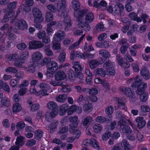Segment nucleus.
Instances as JSON below:
<instances>
[{
    "instance_id": "63",
    "label": "nucleus",
    "mask_w": 150,
    "mask_h": 150,
    "mask_svg": "<svg viewBox=\"0 0 150 150\" xmlns=\"http://www.w3.org/2000/svg\"><path fill=\"white\" fill-rule=\"evenodd\" d=\"M40 105L38 104H34L30 107V110L32 112L36 111L40 108Z\"/></svg>"
},
{
    "instance_id": "54",
    "label": "nucleus",
    "mask_w": 150,
    "mask_h": 150,
    "mask_svg": "<svg viewBox=\"0 0 150 150\" xmlns=\"http://www.w3.org/2000/svg\"><path fill=\"white\" fill-rule=\"evenodd\" d=\"M111 134V133L110 132H107L102 135V138L103 140H107L110 137Z\"/></svg>"
},
{
    "instance_id": "45",
    "label": "nucleus",
    "mask_w": 150,
    "mask_h": 150,
    "mask_svg": "<svg viewBox=\"0 0 150 150\" xmlns=\"http://www.w3.org/2000/svg\"><path fill=\"white\" fill-rule=\"evenodd\" d=\"M73 8L75 11L79 9L80 8V4L77 0H73L72 2Z\"/></svg>"
},
{
    "instance_id": "52",
    "label": "nucleus",
    "mask_w": 150,
    "mask_h": 150,
    "mask_svg": "<svg viewBox=\"0 0 150 150\" xmlns=\"http://www.w3.org/2000/svg\"><path fill=\"white\" fill-rule=\"evenodd\" d=\"M17 2L16 1H13L11 2L7 5V8L10 10H12L16 8V6Z\"/></svg>"
},
{
    "instance_id": "20",
    "label": "nucleus",
    "mask_w": 150,
    "mask_h": 150,
    "mask_svg": "<svg viewBox=\"0 0 150 150\" xmlns=\"http://www.w3.org/2000/svg\"><path fill=\"white\" fill-rule=\"evenodd\" d=\"M66 2L65 0H58L57 4V8L59 12H62L65 8Z\"/></svg>"
},
{
    "instance_id": "47",
    "label": "nucleus",
    "mask_w": 150,
    "mask_h": 150,
    "mask_svg": "<svg viewBox=\"0 0 150 150\" xmlns=\"http://www.w3.org/2000/svg\"><path fill=\"white\" fill-rule=\"evenodd\" d=\"M47 108L50 109L55 110L57 106V103L54 101H50L47 103Z\"/></svg>"
},
{
    "instance_id": "19",
    "label": "nucleus",
    "mask_w": 150,
    "mask_h": 150,
    "mask_svg": "<svg viewBox=\"0 0 150 150\" xmlns=\"http://www.w3.org/2000/svg\"><path fill=\"white\" fill-rule=\"evenodd\" d=\"M57 112L55 110H53L51 112H47L45 115V119L47 121L50 122L52 118L54 117L57 115Z\"/></svg>"
},
{
    "instance_id": "62",
    "label": "nucleus",
    "mask_w": 150,
    "mask_h": 150,
    "mask_svg": "<svg viewBox=\"0 0 150 150\" xmlns=\"http://www.w3.org/2000/svg\"><path fill=\"white\" fill-rule=\"evenodd\" d=\"M76 109L77 107L75 105H71L68 112V115H71L74 112L76 111Z\"/></svg>"
},
{
    "instance_id": "22",
    "label": "nucleus",
    "mask_w": 150,
    "mask_h": 150,
    "mask_svg": "<svg viewBox=\"0 0 150 150\" xmlns=\"http://www.w3.org/2000/svg\"><path fill=\"white\" fill-rule=\"evenodd\" d=\"M89 67L91 69H94L102 63L101 61L100 62L96 59H92L89 60Z\"/></svg>"
},
{
    "instance_id": "8",
    "label": "nucleus",
    "mask_w": 150,
    "mask_h": 150,
    "mask_svg": "<svg viewBox=\"0 0 150 150\" xmlns=\"http://www.w3.org/2000/svg\"><path fill=\"white\" fill-rule=\"evenodd\" d=\"M15 25L19 30H23L27 29L28 27L26 22L23 19L17 20L15 23Z\"/></svg>"
},
{
    "instance_id": "12",
    "label": "nucleus",
    "mask_w": 150,
    "mask_h": 150,
    "mask_svg": "<svg viewBox=\"0 0 150 150\" xmlns=\"http://www.w3.org/2000/svg\"><path fill=\"white\" fill-rule=\"evenodd\" d=\"M94 82L96 84H101L102 86L105 88L109 89L110 88V85L105 80L101 79L99 78H96L94 80Z\"/></svg>"
},
{
    "instance_id": "59",
    "label": "nucleus",
    "mask_w": 150,
    "mask_h": 150,
    "mask_svg": "<svg viewBox=\"0 0 150 150\" xmlns=\"http://www.w3.org/2000/svg\"><path fill=\"white\" fill-rule=\"evenodd\" d=\"M27 89L26 88H20L18 91V94L20 96H23L27 93Z\"/></svg>"
},
{
    "instance_id": "23",
    "label": "nucleus",
    "mask_w": 150,
    "mask_h": 150,
    "mask_svg": "<svg viewBox=\"0 0 150 150\" xmlns=\"http://www.w3.org/2000/svg\"><path fill=\"white\" fill-rule=\"evenodd\" d=\"M121 146L124 150H130L133 148L127 140L125 139L122 141L121 143Z\"/></svg>"
},
{
    "instance_id": "4",
    "label": "nucleus",
    "mask_w": 150,
    "mask_h": 150,
    "mask_svg": "<svg viewBox=\"0 0 150 150\" xmlns=\"http://www.w3.org/2000/svg\"><path fill=\"white\" fill-rule=\"evenodd\" d=\"M134 81L131 85L133 88H137V89H142L143 88L146 89L147 87V84L144 82H141V80L138 76L134 78Z\"/></svg>"
},
{
    "instance_id": "11",
    "label": "nucleus",
    "mask_w": 150,
    "mask_h": 150,
    "mask_svg": "<svg viewBox=\"0 0 150 150\" xmlns=\"http://www.w3.org/2000/svg\"><path fill=\"white\" fill-rule=\"evenodd\" d=\"M116 60L118 64L124 68H126L129 67V64L127 62L123 63L124 58H121V56L120 54H117L116 56Z\"/></svg>"
},
{
    "instance_id": "50",
    "label": "nucleus",
    "mask_w": 150,
    "mask_h": 150,
    "mask_svg": "<svg viewBox=\"0 0 150 150\" xmlns=\"http://www.w3.org/2000/svg\"><path fill=\"white\" fill-rule=\"evenodd\" d=\"M51 60V59L50 57H47L45 58L41 61L40 62V65L42 66H45L49 63Z\"/></svg>"
},
{
    "instance_id": "42",
    "label": "nucleus",
    "mask_w": 150,
    "mask_h": 150,
    "mask_svg": "<svg viewBox=\"0 0 150 150\" xmlns=\"http://www.w3.org/2000/svg\"><path fill=\"white\" fill-rule=\"evenodd\" d=\"M30 93L35 94L36 95L41 98L42 96L41 94L43 93L42 91H37L36 90L35 87H33V88H31L30 90Z\"/></svg>"
},
{
    "instance_id": "39",
    "label": "nucleus",
    "mask_w": 150,
    "mask_h": 150,
    "mask_svg": "<svg viewBox=\"0 0 150 150\" xmlns=\"http://www.w3.org/2000/svg\"><path fill=\"white\" fill-rule=\"evenodd\" d=\"M93 130L94 132L97 133L101 132L103 129L102 126L99 124H95L93 127Z\"/></svg>"
},
{
    "instance_id": "29",
    "label": "nucleus",
    "mask_w": 150,
    "mask_h": 150,
    "mask_svg": "<svg viewBox=\"0 0 150 150\" xmlns=\"http://www.w3.org/2000/svg\"><path fill=\"white\" fill-rule=\"evenodd\" d=\"M2 105L5 107H8L10 105V100L9 98L4 97L1 100Z\"/></svg>"
},
{
    "instance_id": "27",
    "label": "nucleus",
    "mask_w": 150,
    "mask_h": 150,
    "mask_svg": "<svg viewBox=\"0 0 150 150\" xmlns=\"http://www.w3.org/2000/svg\"><path fill=\"white\" fill-rule=\"evenodd\" d=\"M25 139V137L21 136L18 137L15 142L16 145L18 146L19 147L22 146L24 143Z\"/></svg>"
},
{
    "instance_id": "9",
    "label": "nucleus",
    "mask_w": 150,
    "mask_h": 150,
    "mask_svg": "<svg viewBox=\"0 0 150 150\" xmlns=\"http://www.w3.org/2000/svg\"><path fill=\"white\" fill-rule=\"evenodd\" d=\"M29 47L31 49H37L42 48L44 46L43 43L41 41L33 40L29 42Z\"/></svg>"
},
{
    "instance_id": "21",
    "label": "nucleus",
    "mask_w": 150,
    "mask_h": 150,
    "mask_svg": "<svg viewBox=\"0 0 150 150\" xmlns=\"http://www.w3.org/2000/svg\"><path fill=\"white\" fill-rule=\"evenodd\" d=\"M85 35V34H83L81 37L78 40L75 42L74 43L71 45L69 47V50H71L73 49H76L79 47V45L81 42L83 40L84 37Z\"/></svg>"
},
{
    "instance_id": "53",
    "label": "nucleus",
    "mask_w": 150,
    "mask_h": 150,
    "mask_svg": "<svg viewBox=\"0 0 150 150\" xmlns=\"http://www.w3.org/2000/svg\"><path fill=\"white\" fill-rule=\"evenodd\" d=\"M114 109L112 106L109 105L107 107L105 110L106 113L108 115H110L113 112Z\"/></svg>"
},
{
    "instance_id": "24",
    "label": "nucleus",
    "mask_w": 150,
    "mask_h": 150,
    "mask_svg": "<svg viewBox=\"0 0 150 150\" xmlns=\"http://www.w3.org/2000/svg\"><path fill=\"white\" fill-rule=\"evenodd\" d=\"M25 130L26 132L25 134L26 137L29 138H32L33 136V129L31 127L28 126L25 127Z\"/></svg>"
},
{
    "instance_id": "25",
    "label": "nucleus",
    "mask_w": 150,
    "mask_h": 150,
    "mask_svg": "<svg viewBox=\"0 0 150 150\" xmlns=\"http://www.w3.org/2000/svg\"><path fill=\"white\" fill-rule=\"evenodd\" d=\"M140 74L143 78L146 80L149 79L150 78L149 71L146 68H143L142 69Z\"/></svg>"
},
{
    "instance_id": "3",
    "label": "nucleus",
    "mask_w": 150,
    "mask_h": 150,
    "mask_svg": "<svg viewBox=\"0 0 150 150\" xmlns=\"http://www.w3.org/2000/svg\"><path fill=\"white\" fill-rule=\"evenodd\" d=\"M93 19H78L77 21V25L80 28H83L86 32L89 31L91 29L88 23H91Z\"/></svg>"
},
{
    "instance_id": "58",
    "label": "nucleus",
    "mask_w": 150,
    "mask_h": 150,
    "mask_svg": "<svg viewBox=\"0 0 150 150\" xmlns=\"http://www.w3.org/2000/svg\"><path fill=\"white\" fill-rule=\"evenodd\" d=\"M45 52L48 56H52L53 55V53L52 50L49 48V46L45 47Z\"/></svg>"
},
{
    "instance_id": "55",
    "label": "nucleus",
    "mask_w": 150,
    "mask_h": 150,
    "mask_svg": "<svg viewBox=\"0 0 150 150\" xmlns=\"http://www.w3.org/2000/svg\"><path fill=\"white\" fill-rule=\"evenodd\" d=\"M14 14V11H11L6 13L4 16V19H8L11 18Z\"/></svg>"
},
{
    "instance_id": "7",
    "label": "nucleus",
    "mask_w": 150,
    "mask_h": 150,
    "mask_svg": "<svg viewBox=\"0 0 150 150\" xmlns=\"http://www.w3.org/2000/svg\"><path fill=\"white\" fill-rule=\"evenodd\" d=\"M39 87L41 89L40 90V91H42L44 93L41 94L42 96H48L49 94L47 93L48 91L50 89V85L45 82H41L39 84Z\"/></svg>"
},
{
    "instance_id": "28",
    "label": "nucleus",
    "mask_w": 150,
    "mask_h": 150,
    "mask_svg": "<svg viewBox=\"0 0 150 150\" xmlns=\"http://www.w3.org/2000/svg\"><path fill=\"white\" fill-rule=\"evenodd\" d=\"M86 11L85 10H80L77 12L76 11L74 13V16L75 17L77 18H82L85 15Z\"/></svg>"
},
{
    "instance_id": "5",
    "label": "nucleus",
    "mask_w": 150,
    "mask_h": 150,
    "mask_svg": "<svg viewBox=\"0 0 150 150\" xmlns=\"http://www.w3.org/2000/svg\"><path fill=\"white\" fill-rule=\"evenodd\" d=\"M119 91L123 94L130 98H135L134 91L130 88L120 86L119 88Z\"/></svg>"
},
{
    "instance_id": "31",
    "label": "nucleus",
    "mask_w": 150,
    "mask_h": 150,
    "mask_svg": "<svg viewBox=\"0 0 150 150\" xmlns=\"http://www.w3.org/2000/svg\"><path fill=\"white\" fill-rule=\"evenodd\" d=\"M114 64L113 62L107 61L103 64V67L106 71H109V69L113 67Z\"/></svg>"
},
{
    "instance_id": "38",
    "label": "nucleus",
    "mask_w": 150,
    "mask_h": 150,
    "mask_svg": "<svg viewBox=\"0 0 150 150\" xmlns=\"http://www.w3.org/2000/svg\"><path fill=\"white\" fill-rule=\"evenodd\" d=\"M92 106L91 103L87 102L83 105V110L85 112H90L92 110Z\"/></svg>"
},
{
    "instance_id": "17",
    "label": "nucleus",
    "mask_w": 150,
    "mask_h": 150,
    "mask_svg": "<svg viewBox=\"0 0 150 150\" xmlns=\"http://www.w3.org/2000/svg\"><path fill=\"white\" fill-rule=\"evenodd\" d=\"M66 78V76L64 72L61 71L58 72L54 76L55 80L57 81L62 80Z\"/></svg>"
},
{
    "instance_id": "48",
    "label": "nucleus",
    "mask_w": 150,
    "mask_h": 150,
    "mask_svg": "<svg viewBox=\"0 0 150 150\" xmlns=\"http://www.w3.org/2000/svg\"><path fill=\"white\" fill-rule=\"evenodd\" d=\"M96 121L98 122L102 123L107 121V119L105 117L102 116H99L97 117L95 119Z\"/></svg>"
},
{
    "instance_id": "57",
    "label": "nucleus",
    "mask_w": 150,
    "mask_h": 150,
    "mask_svg": "<svg viewBox=\"0 0 150 150\" xmlns=\"http://www.w3.org/2000/svg\"><path fill=\"white\" fill-rule=\"evenodd\" d=\"M126 119L125 118L122 117L118 122V125L120 126V127L124 126L126 123Z\"/></svg>"
},
{
    "instance_id": "2",
    "label": "nucleus",
    "mask_w": 150,
    "mask_h": 150,
    "mask_svg": "<svg viewBox=\"0 0 150 150\" xmlns=\"http://www.w3.org/2000/svg\"><path fill=\"white\" fill-rule=\"evenodd\" d=\"M25 4H23L17 11L16 16H15V19H16L17 16L22 11V10L26 12L30 11L31 8L30 6H32L33 4V0H25Z\"/></svg>"
},
{
    "instance_id": "41",
    "label": "nucleus",
    "mask_w": 150,
    "mask_h": 150,
    "mask_svg": "<svg viewBox=\"0 0 150 150\" xmlns=\"http://www.w3.org/2000/svg\"><path fill=\"white\" fill-rule=\"evenodd\" d=\"M43 132L40 129H38L35 131V138L39 140L42 136Z\"/></svg>"
},
{
    "instance_id": "36",
    "label": "nucleus",
    "mask_w": 150,
    "mask_h": 150,
    "mask_svg": "<svg viewBox=\"0 0 150 150\" xmlns=\"http://www.w3.org/2000/svg\"><path fill=\"white\" fill-rule=\"evenodd\" d=\"M64 23L65 25V30L67 31L71 29V23L70 19H64Z\"/></svg>"
},
{
    "instance_id": "10",
    "label": "nucleus",
    "mask_w": 150,
    "mask_h": 150,
    "mask_svg": "<svg viewBox=\"0 0 150 150\" xmlns=\"http://www.w3.org/2000/svg\"><path fill=\"white\" fill-rule=\"evenodd\" d=\"M145 89L144 88L142 89L140 88L137 89L136 91V93L140 96L139 99L140 101L143 102H145L147 99V94L144 92Z\"/></svg>"
},
{
    "instance_id": "13",
    "label": "nucleus",
    "mask_w": 150,
    "mask_h": 150,
    "mask_svg": "<svg viewBox=\"0 0 150 150\" xmlns=\"http://www.w3.org/2000/svg\"><path fill=\"white\" fill-rule=\"evenodd\" d=\"M65 34L62 31H59L54 35L53 39L55 42H59L65 37Z\"/></svg>"
},
{
    "instance_id": "44",
    "label": "nucleus",
    "mask_w": 150,
    "mask_h": 150,
    "mask_svg": "<svg viewBox=\"0 0 150 150\" xmlns=\"http://www.w3.org/2000/svg\"><path fill=\"white\" fill-rule=\"evenodd\" d=\"M66 54L65 52H60L58 58L59 62H64L66 59Z\"/></svg>"
},
{
    "instance_id": "16",
    "label": "nucleus",
    "mask_w": 150,
    "mask_h": 150,
    "mask_svg": "<svg viewBox=\"0 0 150 150\" xmlns=\"http://www.w3.org/2000/svg\"><path fill=\"white\" fill-rule=\"evenodd\" d=\"M33 15L35 19H41L42 18V13L38 8L34 7L32 10Z\"/></svg>"
},
{
    "instance_id": "61",
    "label": "nucleus",
    "mask_w": 150,
    "mask_h": 150,
    "mask_svg": "<svg viewBox=\"0 0 150 150\" xmlns=\"http://www.w3.org/2000/svg\"><path fill=\"white\" fill-rule=\"evenodd\" d=\"M69 78L71 81H73L75 80L76 76H74L73 71L71 69H69Z\"/></svg>"
},
{
    "instance_id": "34",
    "label": "nucleus",
    "mask_w": 150,
    "mask_h": 150,
    "mask_svg": "<svg viewBox=\"0 0 150 150\" xmlns=\"http://www.w3.org/2000/svg\"><path fill=\"white\" fill-rule=\"evenodd\" d=\"M94 72L96 74L99 75L102 77L105 76L106 75V72L103 68H98L95 70Z\"/></svg>"
},
{
    "instance_id": "56",
    "label": "nucleus",
    "mask_w": 150,
    "mask_h": 150,
    "mask_svg": "<svg viewBox=\"0 0 150 150\" xmlns=\"http://www.w3.org/2000/svg\"><path fill=\"white\" fill-rule=\"evenodd\" d=\"M74 88L79 93H82L83 92H85L88 90L87 88H81L79 86H76L74 87Z\"/></svg>"
},
{
    "instance_id": "6",
    "label": "nucleus",
    "mask_w": 150,
    "mask_h": 150,
    "mask_svg": "<svg viewBox=\"0 0 150 150\" xmlns=\"http://www.w3.org/2000/svg\"><path fill=\"white\" fill-rule=\"evenodd\" d=\"M69 131L74 134V136L69 137L67 139V141L69 142H72L75 139H77L81 134L80 130L72 128H69Z\"/></svg>"
},
{
    "instance_id": "40",
    "label": "nucleus",
    "mask_w": 150,
    "mask_h": 150,
    "mask_svg": "<svg viewBox=\"0 0 150 150\" xmlns=\"http://www.w3.org/2000/svg\"><path fill=\"white\" fill-rule=\"evenodd\" d=\"M58 124V122L56 120L54 121L53 122L52 124L49 125L48 127V129L50 131L51 133L52 132L54 131V129H55L56 126Z\"/></svg>"
},
{
    "instance_id": "33",
    "label": "nucleus",
    "mask_w": 150,
    "mask_h": 150,
    "mask_svg": "<svg viewBox=\"0 0 150 150\" xmlns=\"http://www.w3.org/2000/svg\"><path fill=\"white\" fill-rule=\"evenodd\" d=\"M22 108L21 105L18 103H15L12 106L13 112L14 113H16L20 111Z\"/></svg>"
},
{
    "instance_id": "37",
    "label": "nucleus",
    "mask_w": 150,
    "mask_h": 150,
    "mask_svg": "<svg viewBox=\"0 0 150 150\" xmlns=\"http://www.w3.org/2000/svg\"><path fill=\"white\" fill-rule=\"evenodd\" d=\"M93 121L92 117L90 116H88L84 118L82 121V124L83 126L86 125L89 122Z\"/></svg>"
},
{
    "instance_id": "32",
    "label": "nucleus",
    "mask_w": 150,
    "mask_h": 150,
    "mask_svg": "<svg viewBox=\"0 0 150 150\" xmlns=\"http://www.w3.org/2000/svg\"><path fill=\"white\" fill-rule=\"evenodd\" d=\"M72 64L73 65L72 68L74 69L76 72H78L82 70V67L79 64V62L73 61L72 62Z\"/></svg>"
},
{
    "instance_id": "30",
    "label": "nucleus",
    "mask_w": 150,
    "mask_h": 150,
    "mask_svg": "<svg viewBox=\"0 0 150 150\" xmlns=\"http://www.w3.org/2000/svg\"><path fill=\"white\" fill-rule=\"evenodd\" d=\"M68 109V104H64L60 106L59 114L61 115H63Z\"/></svg>"
},
{
    "instance_id": "15",
    "label": "nucleus",
    "mask_w": 150,
    "mask_h": 150,
    "mask_svg": "<svg viewBox=\"0 0 150 150\" xmlns=\"http://www.w3.org/2000/svg\"><path fill=\"white\" fill-rule=\"evenodd\" d=\"M69 121L71 122L70 125L71 127L70 128L75 129V128L77 126L79 120L78 117L76 116H71L69 118Z\"/></svg>"
},
{
    "instance_id": "51",
    "label": "nucleus",
    "mask_w": 150,
    "mask_h": 150,
    "mask_svg": "<svg viewBox=\"0 0 150 150\" xmlns=\"http://www.w3.org/2000/svg\"><path fill=\"white\" fill-rule=\"evenodd\" d=\"M84 100L88 102V103H90L91 104L93 102L96 101L97 100V98L96 96H93L91 98L88 96L86 97L85 98Z\"/></svg>"
},
{
    "instance_id": "1",
    "label": "nucleus",
    "mask_w": 150,
    "mask_h": 150,
    "mask_svg": "<svg viewBox=\"0 0 150 150\" xmlns=\"http://www.w3.org/2000/svg\"><path fill=\"white\" fill-rule=\"evenodd\" d=\"M29 56V53L24 51L21 53H15L13 54H7L6 55L5 59L8 61L14 62V64L17 67L24 68L23 64L25 63V60Z\"/></svg>"
},
{
    "instance_id": "49",
    "label": "nucleus",
    "mask_w": 150,
    "mask_h": 150,
    "mask_svg": "<svg viewBox=\"0 0 150 150\" xmlns=\"http://www.w3.org/2000/svg\"><path fill=\"white\" fill-rule=\"evenodd\" d=\"M5 71L8 73L15 74L17 72L18 70L15 67H9L5 69Z\"/></svg>"
},
{
    "instance_id": "64",
    "label": "nucleus",
    "mask_w": 150,
    "mask_h": 150,
    "mask_svg": "<svg viewBox=\"0 0 150 150\" xmlns=\"http://www.w3.org/2000/svg\"><path fill=\"white\" fill-rule=\"evenodd\" d=\"M19 84V82L15 79H12L10 81V85L12 87H15Z\"/></svg>"
},
{
    "instance_id": "14",
    "label": "nucleus",
    "mask_w": 150,
    "mask_h": 150,
    "mask_svg": "<svg viewBox=\"0 0 150 150\" xmlns=\"http://www.w3.org/2000/svg\"><path fill=\"white\" fill-rule=\"evenodd\" d=\"M31 57L34 62H37L42 58L43 55L40 52L37 51L32 54Z\"/></svg>"
},
{
    "instance_id": "43",
    "label": "nucleus",
    "mask_w": 150,
    "mask_h": 150,
    "mask_svg": "<svg viewBox=\"0 0 150 150\" xmlns=\"http://www.w3.org/2000/svg\"><path fill=\"white\" fill-rule=\"evenodd\" d=\"M67 98V96L66 95H60L57 96L55 98V99L58 102H63Z\"/></svg>"
},
{
    "instance_id": "60",
    "label": "nucleus",
    "mask_w": 150,
    "mask_h": 150,
    "mask_svg": "<svg viewBox=\"0 0 150 150\" xmlns=\"http://www.w3.org/2000/svg\"><path fill=\"white\" fill-rule=\"evenodd\" d=\"M16 126L18 129H21L24 128L25 124L23 121L19 122L16 123Z\"/></svg>"
},
{
    "instance_id": "18",
    "label": "nucleus",
    "mask_w": 150,
    "mask_h": 150,
    "mask_svg": "<svg viewBox=\"0 0 150 150\" xmlns=\"http://www.w3.org/2000/svg\"><path fill=\"white\" fill-rule=\"evenodd\" d=\"M99 53L104 58L103 59H102V61H101L102 63H103L107 58H109L110 57V53L104 50H100L99 51Z\"/></svg>"
},
{
    "instance_id": "26",
    "label": "nucleus",
    "mask_w": 150,
    "mask_h": 150,
    "mask_svg": "<svg viewBox=\"0 0 150 150\" xmlns=\"http://www.w3.org/2000/svg\"><path fill=\"white\" fill-rule=\"evenodd\" d=\"M125 99L124 98H119L118 100V107L120 108L127 110V108L125 105Z\"/></svg>"
},
{
    "instance_id": "46",
    "label": "nucleus",
    "mask_w": 150,
    "mask_h": 150,
    "mask_svg": "<svg viewBox=\"0 0 150 150\" xmlns=\"http://www.w3.org/2000/svg\"><path fill=\"white\" fill-rule=\"evenodd\" d=\"M95 29L97 31H103L105 30L104 26L103 23H98L95 26Z\"/></svg>"
},
{
    "instance_id": "35",
    "label": "nucleus",
    "mask_w": 150,
    "mask_h": 150,
    "mask_svg": "<svg viewBox=\"0 0 150 150\" xmlns=\"http://www.w3.org/2000/svg\"><path fill=\"white\" fill-rule=\"evenodd\" d=\"M139 28V26L137 24H133L131 27L130 29L127 32V35H132L135 31H136Z\"/></svg>"
}]
</instances>
